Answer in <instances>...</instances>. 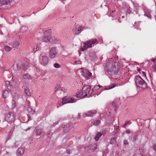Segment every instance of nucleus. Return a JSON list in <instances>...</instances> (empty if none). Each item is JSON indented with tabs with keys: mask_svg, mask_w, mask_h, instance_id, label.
<instances>
[{
	"mask_svg": "<svg viewBox=\"0 0 156 156\" xmlns=\"http://www.w3.org/2000/svg\"><path fill=\"white\" fill-rule=\"evenodd\" d=\"M140 68H139L138 69V72H140Z\"/></svg>",
	"mask_w": 156,
	"mask_h": 156,
	"instance_id": "57",
	"label": "nucleus"
},
{
	"mask_svg": "<svg viewBox=\"0 0 156 156\" xmlns=\"http://www.w3.org/2000/svg\"><path fill=\"white\" fill-rule=\"evenodd\" d=\"M81 63V62L80 61H76L75 62V64H80Z\"/></svg>",
	"mask_w": 156,
	"mask_h": 156,
	"instance_id": "46",
	"label": "nucleus"
},
{
	"mask_svg": "<svg viewBox=\"0 0 156 156\" xmlns=\"http://www.w3.org/2000/svg\"><path fill=\"white\" fill-rule=\"evenodd\" d=\"M119 126H114V134H115L118 133L119 131Z\"/></svg>",
	"mask_w": 156,
	"mask_h": 156,
	"instance_id": "29",
	"label": "nucleus"
},
{
	"mask_svg": "<svg viewBox=\"0 0 156 156\" xmlns=\"http://www.w3.org/2000/svg\"><path fill=\"white\" fill-rule=\"evenodd\" d=\"M101 135L102 134L101 133L98 132L97 135L94 137V139L96 141H98L99 140V138L100 137Z\"/></svg>",
	"mask_w": 156,
	"mask_h": 156,
	"instance_id": "28",
	"label": "nucleus"
},
{
	"mask_svg": "<svg viewBox=\"0 0 156 156\" xmlns=\"http://www.w3.org/2000/svg\"><path fill=\"white\" fill-rule=\"evenodd\" d=\"M0 34H3V32H2V31H0Z\"/></svg>",
	"mask_w": 156,
	"mask_h": 156,
	"instance_id": "54",
	"label": "nucleus"
},
{
	"mask_svg": "<svg viewBox=\"0 0 156 156\" xmlns=\"http://www.w3.org/2000/svg\"><path fill=\"white\" fill-rule=\"evenodd\" d=\"M3 48L5 52H8L10 51L12 49V48L8 45H4Z\"/></svg>",
	"mask_w": 156,
	"mask_h": 156,
	"instance_id": "20",
	"label": "nucleus"
},
{
	"mask_svg": "<svg viewBox=\"0 0 156 156\" xmlns=\"http://www.w3.org/2000/svg\"><path fill=\"white\" fill-rule=\"evenodd\" d=\"M27 28L26 27H23L21 28V31L23 32H24L23 30H27Z\"/></svg>",
	"mask_w": 156,
	"mask_h": 156,
	"instance_id": "41",
	"label": "nucleus"
},
{
	"mask_svg": "<svg viewBox=\"0 0 156 156\" xmlns=\"http://www.w3.org/2000/svg\"><path fill=\"white\" fill-rule=\"evenodd\" d=\"M23 87H24H24H24V86H23Z\"/></svg>",
	"mask_w": 156,
	"mask_h": 156,
	"instance_id": "61",
	"label": "nucleus"
},
{
	"mask_svg": "<svg viewBox=\"0 0 156 156\" xmlns=\"http://www.w3.org/2000/svg\"><path fill=\"white\" fill-rule=\"evenodd\" d=\"M39 47L38 45H36V46L34 47V50L35 51H37V50H39Z\"/></svg>",
	"mask_w": 156,
	"mask_h": 156,
	"instance_id": "38",
	"label": "nucleus"
},
{
	"mask_svg": "<svg viewBox=\"0 0 156 156\" xmlns=\"http://www.w3.org/2000/svg\"><path fill=\"white\" fill-rule=\"evenodd\" d=\"M127 10L126 11V12L128 13H130L131 12V11L130 10V8L128 6L127 7Z\"/></svg>",
	"mask_w": 156,
	"mask_h": 156,
	"instance_id": "43",
	"label": "nucleus"
},
{
	"mask_svg": "<svg viewBox=\"0 0 156 156\" xmlns=\"http://www.w3.org/2000/svg\"><path fill=\"white\" fill-rule=\"evenodd\" d=\"M23 77L25 79H29L30 78V76L29 74L26 73L23 75Z\"/></svg>",
	"mask_w": 156,
	"mask_h": 156,
	"instance_id": "32",
	"label": "nucleus"
},
{
	"mask_svg": "<svg viewBox=\"0 0 156 156\" xmlns=\"http://www.w3.org/2000/svg\"><path fill=\"white\" fill-rule=\"evenodd\" d=\"M12 80H13V77H13V74H12Z\"/></svg>",
	"mask_w": 156,
	"mask_h": 156,
	"instance_id": "58",
	"label": "nucleus"
},
{
	"mask_svg": "<svg viewBox=\"0 0 156 156\" xmlns=\"http://www.w3.org/2000/svg\"><path fill=\"white\" fill-rule=\"evenodd\" d=\"M138 136L137 135H135L134 138H133V140L134 141H136L137 139V138Z\"/></svg>",
	"mask_w": 156,
	"mask_h": 156,
	"instance_id": "48",
	"label": "nucleus"
},
{
	"mask_svg": "<svg viewBox=\"0 0 156 156\" xmlns=\"http://www.w3.org/2000/svg\"><path fill=\"white\" fill-rule=\"evenodd\" d=\"M35 130L37 136H40L41 134V132L40 129H36Z\"/></svg>",
	"mask_w": 156,
	"mask_h": 156,
	"instance_id": "31",
	"label": "nucleus"
},
{
	"mask_svg": "<svg viewBox=\"0 0 156 156\" xmlns=\"http://www.w3.org/2000/svg\"><path fill=\"white\" fill-rule=\"evenodd\" d=\"M50 42L54 43H55L57 42V40L55 39V38L54 36H51L49 35Z\"/></svg>",
	"mask_w": 156,
	"mask_h": 156,
	"instance_id": "22",
	"label": "nucleus"
},
{
	"mask_svg": "<svg viewBox=\"0 0 156 156\" xmlns=\"http://www.w3.org/2000/svg\"><path fill=\"white\" fill-rule=\"evenodd\" d=\"M67 153L68 154H70L71 153V151L70 150L67 149L66 150Z\"/></svg>",
	"mask_w": 156,
	"mask_h": 156,
	"instance_id": "50",
	"label": "nucleus"
},
{
	"mask_svg": "<svg viewBox=\"0 0 156 156\" xmlns=\"http://www.w3.org/2000/svg\"><path fill=\"white\" fill-rule=\"evenodd\" d=\"M24 152V149L22 147L18 148L16 152V154L18 156H20L23 154Z\"/></svg>",
	"mask_w": 156,
	"mask_h": 156,
	"instance_id": "15",
	"label": "nucleus"
},
{
	"mask_svg": "<svg viewBox=\"0 0 156 156\" xmlns=\"http://www.w3.org/2000/svg\"><path fill=\"white\" fill-rule=\"evenodd\" d=\"M5 84H6V85L8 87V86H10V83L9 81H7L5 82Z\"/></svg>",
	"mask_w": 156,
	"mask_h": 156,
	"instance_id": "45",
	"label": "nucleus"
},
{
	"mask_svg": "<svg viewBox=\"0 0 156 156\" xmlns=\"http://www.w3.org/2000/svg\"><path fill=\"white\" fill-rule=\"evenodd\" d=\"M80 114L78 113V114L77 117L78 118H80Z\"/></svg>",
	"mask_w": 156,
	"mask_h": 156,
	"instance_id": "53",
	"label": "nucleus"
},
{
	"mask_svg": "<svg viewBox=\"0 0 156 156\" xmlns=\"http://www.w3.org/2000/svg\"><path fill=\"white\" fill-rule=\"evenodd\" d=\"M51 32V30H47L44 32V34L45 36L43 38V41L45 42H49L50 41L49 39V35H50Z\"/></svg>",
	"mask_w": 156,
	"mask_h": 156,
	"instance_id": "12",
	"label": "nucleus"
},
{
	"mask_svg": "<svg viewBox=\"0 0 156 156\" xmlns=\"http://www.w3.org/2000/svg\"><path fill=\"white\" fill-rule=\"evenodd\" d=\"M119 62H116L112 60L107 62L105 66L104 70L106 75L109 78L112 76L116 75L120 69Z\"/></svg>",
	"mask_w": 156,
	"mask_h": 156,
	"instance_id": "1",
	"label": "nucleus"
},
{
	"mask_svg": "<svg viewBox=\"0 0 156 156\" xmlns=\"http://www.w3.org/2000/svg\"><path fill=\"white\" fill-rule=\"evenodd\" d=\"M77 31L76 32V33L78 34L83 30V28L81 27H79L77 28Z\"/></svg>",
	"mask_w": 156,
	"mask_h": 156,
	"instance_id": "34",
	"label": "nucleus"
},
{
	"mask_svg": "<svg viewBox=\"0 0 156 156\" xmlns=\"http://www.w3.org/2000/svg\"><path fill=\"white\" fill-rule=\"evenodd\" d=\"M101 116V114L100 115V116Z\"/></svg>",
	"mask_w": 156,
	"mask_h": 156,
	"instance_id": "60",
	"label": "nucleus"
},
{
	"mask_svg": "<svg viewBox=\"0 0 156 156\" xmlns=\"http://www.w3.org/2000/svg\"><path fill=\"white\" fill-rule=\"evenodd\" d=\"M124 144L125 145H127L128 144V142L127 140H124L123 141Z\"/></svg>",
	"mask_w": 156,
	"mask_h": 156,
	"instance_id": "47",
	"label": "nucleus"
},
{
	"mask_svg": "<svg viewBox=\"0 0 156 156\" xmlns=\"http://www.w3.org/2000/svg\"><path fill=\"white\" fill-rule=\"evenodd\" d=\"M126 133L129 134L130 133V131L129 129H126Z\"/></svg>",
	"mask_w": 156,
	"mask_h": 156,
	"instance_id": "49",
	"label": "nucleus"
},
{
	"mask_svg": "<svg viewBox=\"0 0 156 156\" xmlns=\"http://www.w3.org/2000/svg\"><path fill=\"white\" fill-rule=\"evenodd\" d=\"M71 125V124L70 123H69L64 125V128L65 129V131L67 132L72 127Z\"/></svg>",
	"mask_w": 156,
	"mask_h": 156,
	"instance_id": "19",
	"label": "nucleus"
},
{
	"mask_svg": "<svg viewBox=\"0 0 156 156\" xmlns=\"http://www.w3.org/2000/svg\"><path fill=\"white\" fill-rule=\"evenodd\" d=\"M28 117V120L30 118V116L29 115H27Z\"/></svg>",
	"mask_w": 156,
	"mask_h": 156,
	"instance_id": "55",
	"label": "nucleus"
},
{
	"mask_svg": "<svg viewBox=\"0 0 156 156\" xmlns=\"http://www.w3.org/2000/svg\"><path fill=\"white\" fill-rule=\"evenodd\" d=\"M140 23V21L135 22L134 24L133 25V27H134L135 28H136L137 29H138V27L139 26Z\"/></svg>",
	"mask_w": 156,
	"mask_h": 156,
	"instance_id": "30",
	"label": "nucleus"
},
{
	"mask_svg": "<svg viewBox=\"0 0 156 156\" xmlns=\"http://www.w3.org/2000/svg\"><path fill=\"white\" fill-rule=\"evenodd\" d=\"M39 59L41 64L42 65L44 66L48 64V58L47 56H41V55L39 56Z\"/></svg>",
	"mask_w": 156,
	"mask_h": 156,
	"instance_id": "10",
	"label": "nucleus"
},
{
	"mask_svg": "<svg viewBox=\"0 0 156 156\" xmlns=\"http://www.w3.org/2000/svg\"><path fill=\"white\" fill-rule=\"evenodd\" d=\"M83 69L82 68L79 69L81 73V75L83 76L86 79H90V77L92 76L91 73L89 72L87 69H84L83 70Z\"/></svg>",
	"mask_w": 156,
	"mask_h": 156,
	"instance_id": "6",
	"label": "nucleus"
},
{
	"mask_svg": "<svg viewBox=\"0 0 156 156\" xmlns=\"http://www.w3.org/2000/svg\"><path fill=\"white\" fill-rule=\"evenodd\" d=\"M5 120L8 122H14V115L13 113L9 112L5 115Z\"/></svg>",
	"mask_w": 156,
	"mask_h": 156,
	"instance_id": "5",
	"label": "nucleus"
},
{
	"mask_svg": "<svg viewBox=\"0 0 156 156\" xmlns=\"http://www.w3.org/2000/svg\"><path fill=\"white\" fill-rule=\"evenodd\" d=\"M96 41V39H91L87 41L86 43H84L83 46L81 48V50L84 51L87 48L91 47L92 45L94 44Z\"/></svg>",
	"mask_w": 156,
	"mask_h": 156,
	"instance_id": "4",
	"label": "nucleus"
},
{
	"mask_svg": "<svg viewBox=\"0 0 156 156\" xmlns=\"http://www.w3.org/2000/svg\"><path fill=\"white\" fill-rule=\"evenodd\" d=\"M30 128H28L27 129H26V131H27V130H29V129H30Z\"/></svg>",
	"mask_w": 156,
	"mask_h": 156,
	"instance_id": "56",
	"label": "nucleus"
},
{
	"mask_svg": "<svg viewBox=\"0 0 156 156\" xmlns=\"http://www.w3.org/2000/svg\"><path fill=\"white\" fill-rule=\"evenodd\" d=\"M96 111L95 110L89 111H88L87 113H85V115L86 116H92L96 114Z\"/></svg>",
	"mask_w": 156,
	"mask_h": 156,
	"instance_id": "17",
	"label": "nucleus"
},
{
	"mask_svg": "<svg viewBox=\"0 0 156 156\" xmlns=\"http://www.w3.org/2000/svg\"><path fill=\"white\" fill-rule=\"evenodd\" d=\"M142 8L144 12V16H147L149 19L151 20V10L149 9L144 5H142Z\"/></svg>",
	"mask_w": 156,
	"mask_h": 156,
	"instance_id": "9",
	"label": "nucleus"
},
{
	"mask_svg": "<svg viewBox=\"0 0 156 156\" xmlns=\"http://www.w3.org/2000/svg\"><path fill=\"white\" fill-rule=\"evenodd\" d=\"M93 89L92 88L91 89V87L90 86L86 85L83 86L82 88V91L85 94H86V96L89 97L93 96Z\"/></svg>",
	"mask_w": 156,
	"mask_h": 156,
	"instance_id": "3",
	"label": "nucleus"
},
{
	"mask_svg": "<svg viewBox=\"0 0 156 156\" xmlns=\"http://www.w3.org/2000/svg\"><path fill=\"white\" fill-rule=\"evenodd\" d=\"M86 96V94H85L82 90V91H78L76 93L75 97L79 98H82Z\"/></svg>",
	"mask_w": 156,
	"mask_h": 156,
	"instance_id": "13",
	"label": "nucleus"
},
{
	"mask_svg": "<svg viewBox=\"0 0 156 156\" xmlns=\"http://www.w3.org/2000/svg\"><path fill=\"white\" fill-rule=\"evenodd\" d=\"M135 81L136 86L137 87L144 89L147 87V85L145 81L139 76H136Z\"/></svg>",
	"mask_w": 156,
	"mask_h": 156,
	"instance_id": "2",
	"label": "nucleus"
},
{
	"mask_svg": "<svg viewBox=\"0 0 156 156\" xmlns=\"http://www.w3.org/2000/svg\"><path fill=\"white\" fill-rule=\"evenodd\" d=\"M12 0H0V5H6L9 3Z\"/></svg>",
	"mask_w": 156,
	"mask_h": 156,
	"instance_id": "18",
	"label": "nucleus"
},
{
	"mask_svg": "<svg viewBox=\"0 0 156 156\" xmlns=\"http://www.w3.org/2000/svg\"><path fill=\"white\" fill-rule=\"evenodd\" d=\"M142 73L143 74V76H145V73L144 72H142Z\"/></svg>",
	"mask_w": 156,
	"mask_h": 156,
	"instance_id": "52",
	"label": "nucleus"
},
{
	"mask_svg": "<svg viewBox=\"0 0 156 156\" xmlns=\"http://www.w3.org/2000/svg\"><path fill=\"white\" fill-rule=\"evenodd\" d=\"M133 5L135 9L136 10H137L138 7V5L136 3H133Z\"/></svg>",
	"mask_w": 156,
	"mask_h": 156,
	"instance_id": "40",
	"label": "nucleus"
},
{
	"mask_svg": "<svg viewBox=\"0 0 156 156\" xmlns=\"http://www.w3.org/2000/svg\"><path fill=\"white\" fill-rule=\"evenodd\" d=\"M3 97L5 98H6L8 96L9 92L7 90H3L2 91Z\"/></svg>",
	"mask_w": 156,
	"mask_h": 156,
	"instance_id": "25",
	"label": "nucleus"
},
{
	"mask_svg": "<svg viewBox=\"0 0 156 156\" xmlns=\"http://www.w3.org/2000/svg\"><path fill=\"white\" fill-rule=\"evenodd\" d=\"M27 110L28 111H29L31 113H33V112H34L33 111H32L31 108L30 107H28L27 108Z\"/></svg>",
	"mask_w": 156,
	"mask_h": 156,
	"instance_id": "42",
	"label": "nucleus"
},
{
	"mask_svg": "<svg viewBox=\"0 0 156 156\" xmlns=\"http://www.w3.org/2000/svg\"><path fill=\"white\" fill-rule=\"evenodd\" d=\"M77 101L74 98L68 97H65L62 99V104L63 105L64 104L69 103H74Z\"/></svg>",
	"mask_w": 156,
	"mask_h": 156,
	"instance_id": "7",
	"label": "nucleus"
},
{
	"mask_svg": "<svg viewBox=\"0 0 156 156\" xmlns=\"http://www.w3.org/2000/svg\"><path fill=\"white\" fill-rule=\"evenodd\" d=\"M100 121L98 120H97L95 121H94L93 122V125L97 126L100 123Z\"/></svg>",
	"mask_w": 156,
	"mask_h": 156,
	"instance_id": "37",
	"label": "nucleus"
},
{
	"mask_svg": "<svg viewBox=\"0 0 156 156\" xmlns=\"http://www.w3.org/2000/svg\"><path fill=\"white\" fill-rule=\"evenodd\" d=\"M125 124L123 125L122 127L124 128H125V126L128 125H129L132 123L130 120H126L125 121Z\"/></svg>",
	"mask_w": 156,
	"mask_h": 156,
	"instance_id": "33",
	"label": "nucleus"
},
{
	"mask_svg": "<svg viewBox=\"0 0 156 156\" xmlns=\"http://www.w3.org/2000/svg\"><path fill=\"white\" fill-rule=\"evenodd\" d=\"M108 14L109 16H111L113 18V20L116 19L117 17L118 16L117 14L116 13L115 10L113 11L112 13H110V14H109L108 12Z\"/></svg>",
	"mask_w": 156,
	"mask_h": 156,
	"instance_id": "14",
	"label": "nucleus"
},
{
	"mask_svg": "<svg viewBox=\"0 0 156 156\" xmlns=\"http://www.w3.org/2000/svg\"><path fill=\"white\" fill-rule=\"evenodd\" d=\"M153 148L154 150L156 151V143L153 146Z\"/></svg>",
	"mask_w": 156,
	"mask_h": 156,
	"instance_id": "51",
	"label": "nucleus"
},
{
	"mask_svg": "<svg viewBox=\"0 0 156 156\" xmlns=\"http://www.w3.org/2000/svg\"><path fill=\"white\" fill-rule=\"evenodd\" d=\"M12 107L14 108L16 106L15 102L13 100H12Z\"/></svg>",
	"mask_w": 156,
	"mask_h": 156,
	"instance_id": "44",
	"label": "nucleus"
},
{
	"mask_svg": "<svg viewBox=\"0 0 156 156\" xmlns=\"http://www.w3.org/2000/svg\"><path fill=\"white\" fill-rule=\"evenodd\" d=\"M104 87H100L99 85L95 86L93 89V96L100 94L103 90Z\"/></svg>",
	"mask_w": 156,
	"mask_h": 156,
	"instance_id": "8",
	"label": "nucleus"
},
{
	"mask_svg": "<svg viewBox=\"0 0 156 156\" xmlns=\"http://www.w3.org/2000/svg\"><path fill=\"white\" fill-rule=\"evenodd\" d=\"M96 145L95 144H93L92 146H90L89 147V148L91 149L92 151H94L96 149Z\"/></svg>",
	"mask_w": 156,
	"mask_h": 156,
	"instance_id": "36",
	"label": "nucleus"
},
{
	"mask_svg": "<svg viewBox=\"0 0 156 156\" xmlns=\"http://www.w3.org/2000/svg\"><path fill=\"white\" fill-rule=\"evenodd\" d=\"M108 12H109V11L110 12V11L109 10V9L108 8Z\"/></svg>",
	"mask_w": 156,
	"mask_h": 156,
	"instance_id": "59",
	"label": "nucleus"
},
{
	"mask_svg": "<svg viewBox=\"0 0 156 156\" xmlns=\"http://www.w3.org/2000/svg\"><path fill=\"white\" fill-rule=\"evenodd\" d=\"M20 43L18 41L14 42L12 44L13 47L14 48H17L19 47Z\"/></svg>",
	"mask_w": 156,
	"mask_h": 156,
	"instance_id": "23",
	"label": "nucleus"
},
{
	"mask_svg": "<svg viewBox=\"0 0 156 156\" xmlns=\"http://www.w3.org/2000/svg\"><path fill=\"white\" fill-rule=\"evenodd\" d=\"M115 86V85L113 84L112 85H111L109 86H105V90H108L111 89H112Z\"/></svg>",
	"mask_w": 156,
	"mask_h": 156,
	"instance_id": "26",
	"label": "nucleus"
},
{
	"mask_svg": "<svg viewBox=\"0 0 156 156\" xmlns=\"http://www.w3.org/2000/svg\"><path fill=\"white\" fill-rule=\"evenodd\" d=\"M57 52V50L55 47H53L51 48L49 52V57L52 58H55Z\"/></svg>",
	"mask_w": 156,
	"mask_h": 156,
	"instance_id": "11",
	"label": "nucleus"
},
{
	"mask_svg": "<svg viewBox=\"0 0 156 156\" xmlns=\"http://www.w3.org/2000/svg\"><path fill=\"white\" fill-rule=\"evenodd\" d=\"M24 91L26 95L28 96H30V90L27 87H24Z\"/></svg>",
	"mask_w": 156,
	"mask_h": 156,
	"instance_id": "24",
	"label": "nucleus"
},
{
	"mask_svg": "<svg viewBox=\"0 0 156 156\" xmlns=\"http://www.w3.org/2000/svg\"><path fill=\"white\" fill-rule=\"evenodd\" d=\"M0 9H1L0 8Z\"/></svg>",
	"mask_w": 156,
	"mask_h": 156,
	"instance_id": "62",
	"label": "nucleus"
},
{
	"mask_svg": "<svg viewBox=\"0 0 156 156\" xmlns=\"http://www.w3.org/2000/svg\"><path fill=\"white\" fill-rule=\"evenodd\" d=\"M112 106L114 108V111L115 112L116 111L117 108H118V106L116 105V104L115 102H113L112 103Z\"/></svg>",
	"mask_w": 156,
	"mask_h": 156,
	"instance_id": "27",
	"label": "nucleus"
},
{
	"mask_svg": "<svg viewBox=\"0 0 156 156\" xmlns=\"http://www.w3.org/2000/svg\"><path fill=\"white\" fill-rule=\"evenodd\" d=\"M116 137H114L112 139H111V140L110 141L111 144H112L115 143L116 142Z\"/></svg>",
	"mask_w": 156,
	"mask_h": 156,
	"instance_id": "35",
	"label": "nucleus"
},
{
	"mask_svg": "<svg viewBox=\"0 0 156 156\" xmlns=\"http://www.w3.org/2000/svg\"><path fill=\"white\" fill-rule=\"evenodd\" d=\"M54 67L58 68L60 67V65L58 63H55L53 65Z\"/></svg>",
	"mask_w": 156,
	"mask_h": 156,
	"instance_id": "39",
	"label": "nucleus"
},
{
	"mask_svg": "<svg viewBox=\"0 0 156 156\" xmlns=\"http://www.w3.org/2000/svg\"><path fill=\"white\" fill-rule=\"evenodd\" d=\"M28 67V63L27 62H25L22 65V67L23 70H26L27 69Z\"/></svg>",
	"mask_w": 156,
	"mask_h": 156,
	"instance_id": "21",
	"label": "nucleus"
},
{
	"mask_svg": "<svg viewBox=\"0 0 156 156\" xmlns=\"http://www.w3.org/2000/svg\"><path fill=\"white\" fill-rule=\"evenodd\" d=\"M151 60L154 63V64L152 66V69L153 71L156 72V58H151Z\"/></svg>",
	"mask_w": 156,
	"mask_h": 156,
	"instance_id": "16",
	"label": "nucleus"
}]
</instances>
